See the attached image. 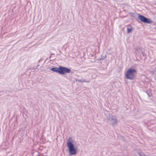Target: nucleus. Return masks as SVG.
<instances>
[{"mask_svg":"<svg viewBox=\"0 0 156 156\" xmlns=\"http://www.w3.org/2000/svg\"><path fill=\"white\" fill-rule=\"evenodd\" d=\"M67 146L70 155H75L77 150L78 146L76 141L72 137H69L67 141Z\"/></svg>","mask_w":156,"mask_h":156,"instance_id":"nucleus-1","label":"nucleus"},{"mask_svg":"<svg viewBox=\"0 0 156 156\" xmlns=\"http://www.w3.org/2000/svg\"><path fill=\"white\" fill-rule=\"evenodd\" d=\"M136 70L135 68H131L129 69L126 72L125 76L127 79L133 80L135 77V74L136 73Z\"/></svg>","mask_w":156,"mask_h":156,"instance_id":"nucleus-2","label":"nucleus"},{"mask_svg":"<svg viewBox=\"0 0 156 156\" xmlns=\"http://www.w3.org/2000/svg\"><path fill=\"white\" fill-rule=\"evenodd\" d=\"M107 120L110 124L113 126H115L117 124L118 120L115 115H109L107 117Z\"/></svg>","mask_w":156,"mask_h":156,"instance_id":"nucleus-3","label":"nucleus"},{"mask_svg":"<svg viewBox=\"0 0 156 156\" xmlns=\"http://www.w3.org/2000/svg\"><path fill=\"white\" fill-rule=\"evenodd\" d=\"M138 18L141 21L144 23L151 24L153 23L152 21L150 18H147L140 14L138 15Z\"/></svg>","mask_w":156,"mask_h":156,"instance_id":"nucleus-4","label":"nucleus"},{"mask_svg":"<svg viewBox=\"0 0 156 156\" xmlns=\"http://www.w3.org/2000/svg\"><path fill=\"white\" fill-rule=\"evenodd\" d=\"M71 71L70 69L61 66H59V73L60 74H64L67 73H69Z\"/></svg>","mask_w":156,"mask_h":156,"instance_id":"nucleus-5","label":"nucleus"},{"mask_svg":"<svg viewBox=\"0 0 156 156\" xmlns=\"http://www.w3.org/2000/svg\"><path fill=\"white\" fill-rule=\"evenodd\" d=\"M51 70L52 71L59 73V66L58 68H52Z\"/></svg>","mask_w":156,"mask_h":156,"instance_id":"nucleus-6","label":"nucleus"},{"mask_svg":"<svg viewBox=\"0 0 156 156\" xmlns=\"http://www.w3.org/2000/svg\"><path fill=\"white\" fill-rule=\"evenodd\" d=\"M133 28L131 26H128L127 28V32L128 33L131 32L132 31Z\"/></svg>","mask_w":156,"mask_h":156,"instance_id":"nucleus-7","label":"nucleus"},{"mask_svg":"<svg viewBox=\"0 0 156 156\" xmlns=\"http://www.w3.org/2000/svg\"><path fill=\"white\" fill-rule=\"evenodd\" d=\"M139 154L140 156L144 155V153L142 152H140L139 153Z\"/></svg>","mask_w":156,"mask_h":156,"instance_id":"nucleus-8","label":"nucleus"}]
</instances>
